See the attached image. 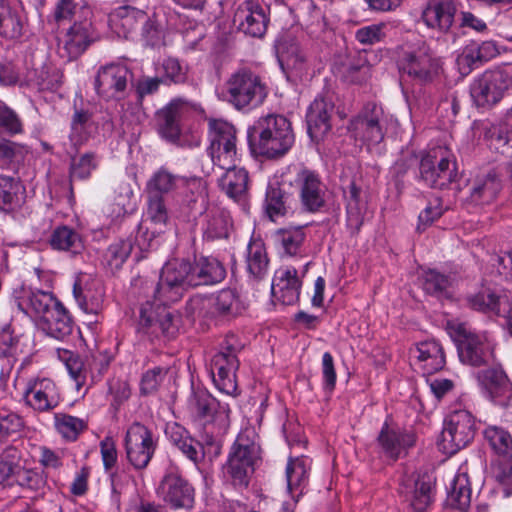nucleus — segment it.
Returning <instances> with one entry per match:
<instances>
[{
	"mask_svg": "<svg viewBox=\"0 0 512 512\" xmlns=\"http://www.w3.org/2000/svg\"><path fill=\"white\" fill-rule=\"evenodd\" d=\"M469 303L476 310L491 311L497 315H504L506 306H509V300L506 296H497L489 288L470 297Z\"/></svg>",
	"mask_w": 512,
	"mask_h": 512,
	"instance_id": "45",
	"label": "nucleus"
},
{
	"mask_svg": "<svg viewBox=\"0 0 512 512\" xmlns=\"http://www.w3.org/2000/svg\"><path fill=\"white\" fill-rule=\"evenodd\" d=\"M300 187V198L303 207L310 211H318L325 203V187L317 174L303 170L297 178Z\"/></svg>",
	"mask_w": 512,
	"mask_h": 512,
	"instance_id": "29",
	"label": "nucleus"
},
{
	"mask_svg": "<svg viewBox=\"0 0 512 512\" xmlns=\"http://www.w3.org/2000/svg\"><path fill=\"white\" fill-rule=\"evenodd\" d=\"M249 138L253 151L268 158L283 156L294 143L290 122L276 114L260 117L249 129Z\"/></svg>",
	"mask_w": 512,
	"mask_h": 512,
	"instance_id": "2",
	"label": "nucleus"
},
{
	"mask_svg": "<svg viewBox=\"0 0 512 512\" xmlns=\"http://www.w3.org/2000/svg\"><path fill=\"white\" fill-rule=\"evenodd\" d=\"M334 104L324 97L316 98L307 112L308 133L313 140L319 141L331 129V117Z\"/></svg>",
	"mask_w": 512,
	"mask_h": 512,
	"instance_id": "27",
	"label": "nucleus"
},
{
	"mask_svg": "<svg viewBox=\"0 0 512 512\" xmlns=\"http://www.w3.org/2000/svg\"><path fill=\"white\" fill-rule=\"evenodd\" d=\"M54 420L57 432L68 441H75L88 428L85 419L65 413L55 414Z\"/></svg>",
	"mask_w": 512,
	"mask_h": 512,
	"instance_id": "49",
	"label": "nucleus"
},
{
	"mask_svg": "<svg viewBox=\"0 0 512 512\" xmlns=\"http://www.w3.org/2000/svg\"><path fill=\"white\" fill-rule=\"evenodd\" d=\"M242 350V344L235 335H227L220 350L211 360L213 382L222 393L236 395V371L239 368L237 354Z\"/></svg>",
	"mask_w": 512,
	"mask_h": 512,
	"instance_id": "5",
	"label": "nucleus"
},
{
	"mask_svg": "<svg viewBox=\"0 0 512 512\" xmlns=\"http://www.w3.org/2000/svg\"><path fill=\"white\" fill-rule=\"evenodd\" d=\"M184 177L173 174L168 169L162 167L158 169L147 182L148 194H158L163 196L174 189L180 187Z\"/></svg>",
	"mask_w": 512,
	"mask_h": 512,
	"instance_id": "47",
	"label": "nucleus"
},
{
	"mask_svg": "<svg viewBox=\"0 0 512 512\" xmlns=\"http://www.w3.org/2000/svg\"><path fill=\"white\" fill-rule=\"evenodd\" d=\"M147 218L159 229H162L168 220V211L164 198L158 194H148Z\"/></svg>",
	"mask_w": 512,
	"mask_h": 512,
	"instance_id": "57",
	"label": "nucleus"
},
{
	"mask_svg": "<svg viewBox=\"0 0 512 512\" xmlns=\"http://www.w3.org/2000/svg\"><path fill=\"white\" fill-rule=\"evenodd\" d=\"M25 313L39 319L41 329L55 339H64L72 333V321L63 305L50 292L29 291L18 302Z\"/></svg>",
	"mask_w": 512,
	"mask_h": 512,
	"instance_id": "1",
	"label": "nucleus"
},
{
	"mask_svg": "<svg viewBox=\"0 0 512 512\" xmlns=\"http://www.w3.org/2000/svg\"><path fill=\"white\" fill-rule=\"evenodd\" d=\"M259 459L260 446L247 434H239L222 466L224 479L234 487L247 488Z\"/></svg>",
	"mask_w": 512,
	"mask_h": 512,
	"instance_id": "3",
	"label": "nucleus"
},
{
	"mask_svg": "<svg viewBox=\"0 0 512 512\" xmlns=\"http://www.w3.org/2000/svg\"><path fill=\"white\" fill-rule=\"evenodd\" d=\"M223 265L213 257H200L192 264V280L194 287L212 285L225 278Z\"/></svg>",
	"mask_w": 512,
	"mask_h": 512,
	"instance_id": "37",
	"label": "nucleus"
},
{
	"mask_svg": "<svg viewBox=\"0 0 512 512\" xmlns=\"http://www.w3.org/2000/svg\"><path fill=\"white\" fill-rule=\"evenodd\" d=\"M277 53L280 66L289 81L297 84L310 77L309 61L294 38H283L278 43Z\"/></svg>",
	"mask_w": 512,
	"mask_h": 512,
	"instance_id": "13",
	"label": "nucleus"
},
{
	"mask_svg": "<svg viewBox=\"0 0 512 512\" xmlns=\"http://www.w3.org/2000/svg\"><path fill=\"white\" fill-rule=\"evenodd\" d=\"M181 110V102L173 101L157 113L159 133L169 141H176L180 135Z\"/></svg>",
	"mask_w": 512,
	"mask_h": 512,
	"instance_id": "38",
	"label": "nucleus"
},
{
	"mask_svg": "<svg viewBox=\"0 0 512 512\" xmlns=\"http://www.w3.org/2000/svg\"><path fill=\"white\" fill-rule=\"evenodd\" d=\"M378 443L387 457L397 460L406 455L407 450L415 444V435L391 428L385 423L378 436Z\"/></svg>",
	"mask_w": 512,
	"mask_h": 512,
	"instance_id": "28",
	"label": "nucleus"
},
{
	"mask_svg": "<svg viewBox=\"0 0 512 512\" xmlns=\"http://www.w3.org/2000/svg\"><path fill=\"white\" fill-rule=\"evenodd\" d=\"M456 12L455 0H429L422 12V20L429 28L447 33L454 23Z\"/></svg>",
	"mask_w": 512,
	"mask_h": 512,
	"instance_id": "26",
	"label": "nucleus"
},
{
	"mask_svg": "<svg viewBox=\"0 0 512 512\" xmlns=\"http://www.w3.org/2000/svg\"><path fill=\"white\" fill-rule=\"evenodd\" d=\"M456 342L459 359L462 363L479 367L489 362L492 347L484 335L476 334L459 324L456 328Z\"/></svg>",
	"mask_w": 512,
	"mask_h": 512,
	"instance_id": "12",
	"label": "nucleus"
},
{
	"mask_svg": "<svg viewBox=\"0 0 512 512\" xmlns=\"http://www.w3.org/2000/svg\"><path fill=\"white\" fill-rule=\"evenodd\" d=\"M247 270L257 280L262 279L268 270L269 259L265 245L260 240H253L247 247Z\"/></svg>",
	"mask_w": 512,
	"mask_h": 512,
	"instance_id": "41",
	"label": "nucleus"
},
{
	"mask_svg": "<svg viewBox=\"0 0 512 512\" xmlns=\"http://www.w3.org/2000/svg\"><path fill=\"white\" fill-rule=\"evenodd\" d=\"M21 184L12 177L0 176V207L3 210L12 209L19 202Z\"/></svg>",
	"mask_w": 512,
	"mask_h": 512,
	"instance_id": "56",
	"label": "nucleus"
},
{
	"mask_svg": "<svg viewBox=\"0 0 512 512\" xmlns=\"http://www.w3.org/2000/svg\"><path fill=\"white\" fill-rule=\"evenodd\" d=\"M385 24H372L359 28L355 33V38L362 45H373L380 42L384 37Z\"/></svg>",
	"mask_w": 512,
	"mask_h": 512,
	"instance_id": "64",
	"label": "nucleus"
},
{
	"mask_svg": "<svg viewBox=\"0 0 512 512\" xmlns=\"http://www.w3.org/2000/svg\"><path fill=\"white\" fill-rule=\"evenodd\" d=\"M192 263L174 259L162 268L160 280L154 289V296L164 304L177 301L184 290L194 287Z\"/></svg>",
	"mask_w": 512,
	"mask_h": 512,
	"instance_id": "7",
	"label": "nucleus"
},
{
	"mask_svg": "<svg viewBox=\"0 0 512 512\" xmlns=\"http://www.w3.org/2000/svg\"><path fill=\"white\" fill-rule=\"evenodd\" d=\"M158 493L174 509H190L194 505L195 490L181 475L167 473L160 482Z\"/></svg>",
	"mask_w": 512,
	"mask_h": 512,
	"instance_id": "18",
	"label": "nucleus"
},
{
	"mask_svg": "<svg viewBox=\"0 0 512 512\" xmlns=\"http://www.w3.org/2000/svg\"><path fill=\"white\" fill-rule=\"evenodd\" d=\"M421 179L430 187L443 189L458 176L456 158L446 147L430 149L420 161Z\"/></svg>",
	"mask_w": 512,
	"mask_h": 512,
	"instance_id": "6",
	"label": "nucleus"
},
{
	"mask_svg": "<svg viewBox=\"0 0 512 512\" xmlns=\"http://www.w3.org/2000/svg\"><path fill=\"white\" fill-rule=\"evenodd\" d=\"M301 286L302 282L294 267H281L273 277L272 295L284 305H293L299 299Z\"/></svg>",
	"mask_w": 512,
	"mask_h": 512,
	"instance_id": "24",
	"label": "nucleus"
},
{
	"mask_svg": "<svg viewBox=\"0 0 512 512\" xmlns=\"http://www.w3.org/2000/svg\"><path fill=\"white\" fill-rule=\"evenodd\" d=\"M124 444L128 462L136 470H143L156 451L157 439L148 427L135 422L127 429Z\"/></svg>",
	"mask_w": 512,
	"mask_h": 512,
	"instance_id": "11",
	"label": "nucleus"
},
{
	"mask_svg": "<svg viewBox=\"0 0 512 512\" xmlns=\"http://www.w3.org/2000/svg\"><path fill=\"white\" fill-rule=\"evenodd\" d=\"M132 73L121 64L101 67L95 77L94 87L97 94L105 100H120L124 97Z\"/></svg>",
	"mask_w": 512,
	"mask_h": 512,
	"instance_id": "15",
	"label": "nucleus"
},
{
	"mask_svg": "<svg viewBox=\"0 0 512 512\" xmlns=\"http://www.w3.org/2000/svg\"><path fill=\"white\" fill-rule=\"evenodd\" d=\"M97 39L91 18L75 20L59 42V53L68 60L77 59Z\"/></svg>",
	"mask_w": 512,
	"mask_h": 512,
	"instance_id": "16",
	"label": "nucleus"
},
{
	"mask_svg": "<svg viewBox=\"0 0 512 512\" xmlns=\"http://www.w3.org/2000/svg\"><path fill=\"white\" fill-rule=\"evenodd\" d=\"M147 20V14L134 7L123 6L115 9L109 15L111 28L119 35L127 38L135 31L141 22Z\"/></svg>",
	"mask_w": 512,
	"mask_h": 512,
	"instance_id": "35",
	"label": "nucleus"
},
{
	"mask_svg": "<svg viewBox=\"0 0 512 512\" xmlns=\"http://www.w3.org/2000/svg\"><path fill=\"white\" fill-rule=\"evenodd\" d=\"M49 242L53 249L73 254L80 253L84 248L80 234L68 226L57 227L52 232Z\"/></svg>",
	"mask_w": 512,
	"mask_h": 512,
	"instance_id": "43",
	"label": "nucleus"
},
{
	"mask_svg": "<svg viewBox=\"0 0 512 512\" xmlns=\"http://www.w3.org/2000/svg\"><path fill=\"white\" fill-rule=\"evenodd\" d=\"M411 354L421 365L423 371L428 374L441 370L445 365L443 348L434 340L418 343L411 350Z\"/></svg>",
	"mask_w": 512,
	"mask_h": 512,
	"instance_id": "36",
	"label": "nucleus"
},
{
	"mask_svg": "<svg viewBox=\"0 0 512 512\" xmlns=\"http://www.w3.org/2000/svg\"><path fill=\"white\" fill-rule=\"evenodd\" d=\"M92 15V9L84 0H58L53 14L56 22L82 20L91 18Z\"/></svg>",
	"mask_w": 512,
	"mask_h": 512,
	"instance_id": "44",
	"label": "nucleus"
},
{
	"mask_svg": "<svg viewBox=\"0 0 512 512\" xmlns=\"http://www.w3.org/2000/svg\"><path fill=\"white\" fill-rule=\"evenodd\" d=\"M475 433L476 423L472 414L466 410L454 411L445 421L440 447L444 453L453 455L466 447Z\"/></svg>",
	"mask_w": 512,
	"mask_h": 512,
	"instance_id": "9",
	"label": "nucleus"
},
{
	"mask_svg": "<svg viewBox=\"0 0 512 512\" xmlns=\"http://www.w3.org/2000/svg\"><path fill=\"white\" fill-rule=\"evenodd\" d=\"M501 189L500 174L495 169L478 174L471 183V201L477 204H488L497 197Z\"/></svg>",
	"mask_w": 512,
	"mask_h": 512,
	"instance_id": "30",
	"label": "nucleus"
},
{
	"mask_svg": "<svg viewBox=\"0 0 512 512\" xmlns=\"http://www.w3.org/2000/svg\"><path fill=\"white\" fill-rule=\"evenodd\" d=\"M97 167V160L94 153H85L79 158H73L70 166L71 179H86Z\"/></svg>",
	"mask_w": 512,
	"mask_h": 512,
	"instance_id": "58",
	"label": "nucleus"
},
{
	"mask_svg": "<svg viewBox=\"0 0 512 512\" xmlns=\"http://www.w3.org/2000/svg\"><path fill=\"white\" fill-rule=\"evenodd\" d=\"M447 504L461 511H466L471 503V488L465 473L456 474L447 487Z\"/></svg>",
	"mask_w": 512,
	"mask_h": 512,
	"instance_id": "39",
	"label": "nucleus"
},
{
	"mask_svg": "<svg viewBox=\"0 0 512 512\" xmlns=\"http://www.w3.org/2000/svg\"><path fill=\"white\" fill-rule=\"evenodd\" d=\"M512 86V76L503 69L487 70L471 84L470 94L478 107L489 108L498 103Z\"/></svg>",
	"mask_w": 512,
	"mask_h": 512,
	"instance_id": "8",
	"label": "nucleus"
},
{
	"mask_svg": "<svg viewBox=\"0 0 512 512\" xmlns=\"http://www.w3.org/2000/svg\"><path fill=\"white\" fill-rule=\"evenodd\" d=\"M400 69L419 83L432 81L440 69V60L430 48L423 45L418 49L404 54L400 61Z\"/></svg>",
	"mask_w": 512,
	"mask_h": 512,
	"instance_id": "14",
	"label": "nucleus"
},
{
	"mask_svg": "<svg viewBox=\"0 0 512 512\" xmlns=\"http://www.w3.org/2000/svg\"><path fill=\"white\" fill-rule=\"evenodd\" d=\"M311 462L307 457L289 458L286 466L287 491L298 501L308 484Z\"/></svg>",
	"mask_w": 512,
	"mask_h": 512,
	"instance_id": "32",
	"label": "nucleus"
},
{
	"mask_svg": "<svg viewBox=\"0 0 512 512\" xmlns=\"http://www.w3.org/2000/svg\"><path fill=\"white\" fill-rule=\"evenodd\" d=\"M93 126L91 113L83 109H76L71 119V132L69 135L73 146L77 147L86 142Z\"/></svg>",
	"mask_w": 512,
	"mask_h": 512,
	"instance_id": "48",
	"label": "nucleus"
},
{
	"mask_svg": "<svg viewBox=\"0 0 512 512\" xmlns=\"http://www.w3.org/2000/svg\"><path fill=\"white\" fill-rule=\"evenodd\" d=\"M343 192L346 199L347 225L352 233H357L364 222L366 201L361 188L354 181H350Z\"/></svg>",
	"mask_w": 512,
	"mask_h": 512,
	"instance_id": "33",
	"label": "nucleus"
},
{
	"mask_svg": "<svg viewBox=\"0 0 512 512\" xmlns=\"http://www.w3.org/2000/svg\"><path fill=\"white\" fill-rule=\"evenodd\" d=\"M290 209L289 195L278 182L270 183L266 190L265 210L272 221L284 216Z\"/></svg>",
	"mask_w": 512,
	"mask_h": 512,
	"instance_id": "40",
	"label": "nucleus"
},
{
	"mask_svg": "<svg viewBox=\"0 0 512 512\" xmlns=\"http://www.w3.org/2000/svg\"><path fill=\"white\" fill-rule=\"evenodd\" d=\"M432 487L430 474H415L404 481L401 493L414 512H424L432 501Z\"/></svg>",
	"mask_w": 512,
	"mask_h": 512,
	"instance_id": "23",
	"label": "nucleus"
},
{
	"mask_svg": "<svg viewBox=\"0 0 512 512\" xmlns=\"http://www.w3.org/2000/svg\"><path fill=\"white\" fill-rule=\"evenodd\" d=\"M488 146L490 149L503 155L510 156L512 153V146L510 145L509 134L506 130L502 128L494 127L489 132Z\"/></svg>",
	"mask_w": 512,
	"mask_h": 512,
	"instance_id": "62",
	"label": "nucleus"
},
{
	"mask_svg": "<svg viewBox=\"0 0 512 512\" xmlns=\"http://www.w3.org/2000/svg\"><path fill=\"white\" fill-rule=\"evenodd\" d=\"M490 264L500 278L512 280V250L501 251L491 256Z\"/></svg>",
	"mask_w": 512,
	"mask_h": 512,
	"instance_id": "63",
	"label": "nucleus"
},
{
	"mask_svg": "<svg viewBox=\"0 0 512 512\" xmlns=\"http://www.w3.org/2000/svg\"><path fill=\"white\" fill-rule=\"evenodd\" d=\"M223 169L225 172L218 179V186L229 198L241 201L248 192V172L244 168H237L235 164Z\"/></svg>",
	"mask_w": 512,
	"mask_h": 512,
	"instance_id": "34",
	"label": "nucleus"
},
{
	"mask_svg": "<svg viewBox=\"0 0 512 512\" xmlns=\"http://www.w3.org/2000/svg\"><path fill=\"white\" fill-rule=\"evenodd\" d=\"M476 43H471L464 47L461 54L457 57V64L460 71L468 74L472 69L482 64Z\"/></svg>",
	"mask_w": 512,
	"mask_h": 512,
	"instance_id": "61",
	"label": "nucleus"
},
{
	"mask_svg": "<svg viewBox=\"0 0 512 512\" xmlns=\"http://www.w3.org/2000/svg\"><path fill=\"white\" fill-rule=\"evenodd\" d=\"M210 145H237L235 127L222 119H211L208 122Z\"/></svg>",
	"mask_w": 512,
	"mask_h": 512,
	"instance_id": "50",
	"label": "nucleus"
},
{
	"mask_svg": "<svg viewBox=\"0 0 512 512\" xmlns=\"http://www.w3.org/2000/svg\"><path fill=\"white\" fill-rule=\"evenodd\" d=\"M213 308L211 315L233 316L240 312V302L237 293L232 289H223L216 295L207 298H194L188 309L194 315H206Z\"/></svg>",
	"mask_w": 512,
	"mask_h": 512,
	"instance_id": "20",
	"label": "nucleus"
},
{
	"mask_svg": "<svg viewBox=\"0 0 512 512\" xmlns=\"http://www.w3.org/2000/svg\"><path fill=\"white\" fill-rule=\"evenodd\" d=\"M268 22L267 8L254 0L243 2L234 14L238 29L255 38H261L266 33Z\"/></svg>",
	"mask_w": 512,
	"mask_h": 512,
	"instance_id": "19",
	"label": "nucleus"
},
{
	"mask_svg": "<svg viewBox=\"0 0 512 512\" xmlns=\"http://www.w3.org/2000/svg\"><path fill=\"white\" fill-rule=\"evenodd\" d=\"M17 83H20V85L25 84L27 86H40L42 81L35 79L31 75H28L24 81H21L19 73L16 71L12 63H0V84L10 86Z\"/></svg>",
	"mask_w": 512,
	"mask_h": 512,
	"instance_id": "59",
	"label": "nucleus"
},
{
	"mask_svg": "<svg viewBox=\"0 0 512 512\" xmlns=\"http://www.w3.org/2000/svg\"><path fill=\"white\" fill-rule=\"evenodd\" d=\"M481 386L500 405H505L512 397V387L503 371L488 369L478 374Z\"/></svg>",
	"mask_w": 512,
	"mask_h": 512,
	"instance_id": "31",
	"label": "nucleus"
},
{
	"mask_svg": "<svg viewBox=\"0 0 512 512\" xmlns=\"http://www.w3.org/2000/svg\"><path fill=\"white\" fill-rule=\"evenodd\" d=\"M266 96L260 78L249 70L237 71L225 84L224 99L240 111L259 106Z\"/></svg>",
	"mask_w": 512,
	"mask_h": 512,
	"instance_id": "4",
	"label": "nucleus"
},
{
	"mask_svg": "<svg viewBox=\"0 0 512 512\" xmlns=\"http://www.w3.org/2000/svg\"><path fill=\"white\" fill-rule=\"evenodd\" d=\"M207 151L213 164L221 169L231 167L238 159L237 145H209Z\"/></svg>",
	"mask_w": 512,
	"mask_h": 512,
	"instance_id": "55",
	"label": "nucleus"
},
{
	"mask_svg": "<svg viewBox=\"0 0 512 512\" xmlns=\"http://www.w3.org/2000/svg\"><path fill=\"white\" fill-rule=\"evenodd\" d=\"M230 229L229 216L223 211H212L207 220L204 235L207 239H221L228 237Z\"/></svg>",
	"mask_w": 512,
	"mask_h": 512,
	"instance_id": "54",
	"label": "nucleus"
},
{
	"mask_svg": "<svg viewBox=\"0 0 512 512\" xmlns=\"http://www.w3.org/2000/svg\"><path fill=\"white\" fill-rule=\"evenodd\" d=\"M17 450L9 447L4 450L0 455V484L12 476H15L18 471L19 463L17 461Z\"/></svg>",
	"mask_w": 512,
	"mask_h": 512,
	"instance_id": "60",
	"label": "nucleus"
},
{
	"mask_svg": "<svg viewBox=\"0 0 512 512\" xmlns=\"http://www.w3.org/2000/svg\"><path fill=\"white\" fill-rule=\"evenodd\" d=\"M187 408L195 418L216 423L219 432L225 433L230 426L229 404L216 400L204 388H192Z\"/></svg>",
	"mask_w": 512,
	"mask_h": 512,
	"instance_id": "10",
	"label": "nucleus"
},
{
	"mask_svg": "<svg viewBox=\"0 0 512 512\" xmlns=\"http://www.w3.org/2000/svg\"><path fill=\"white\" fill-rule=\"evenodd\" d=\"M132 248L133 244L130 239L118 240L107 248L104 254V260L111 271H116L122 267L123 263L129 257Z\"/></svg>",
	"mask_w": 512,
	"mask_h": 512,
	"instance_id": "52",
	"label": "nucleus"
},
{
	"mask_svg": "<svg viewBox=\"0 0 512 512\" xmlns=\"http://www.w3.org/2000/svg\"><path fill=\"white\" fill-rule=\"evenodd\" d=\"M483 435L496 454L512 459V436L506 429L490 425L485 428Z\"/></svg>",
	"mask_w": 512,
	"mask_h": 512,
	"instance_id": "46",
	"label": "nucleus"
},
{
	"mask_svg": "<svg viewBox=\"0 0 512 512\" xmlns=\"http://www.w3.org/2000/svg\"><path fill=\"white\" fill-rule=\"evenodd\" d=\"M180 187V206L183 213L193 217L202 214L207 203L206 182L200 177H184Z\"/></svg>",
	"mask_w": 512,
	"mask_h": 512,
	"instance_id": "25",
	"label": "nucleus"
},
{
	"mask_svg": "<svg viewBox=\"0 0 512 512\" xmlns=\"http://www.w3.org/2000/svg\"><path fill=\"white\" fill-rule=\"evenodd\" d=\"M383 110L376 104L368 105L364 112L353 122L352 128L356 137L370 144H378L384 138Z\"/></svg>",
	"mask_w": 512,
	"mask_h": 512,
	"instance_id": "22",
	"label": "nucleus"
},
{
	"mask_svg": "<svg viewBox=\"0 0 512 512\" xmlns=\"http://www.w3.org/2000/svg\"><path fill=\"white\" fill-rule=\"evenodd\" d=\"M25 405L36 412L44 413L55 409L60 403L56 384L49 378L30 379L23 392Z\"/></svg>",
	"mask_w": 512,
	"mask_h": 512,
	"instance_id": "17",
	"label": "nucleus"
},
{
	"mask_svg": "<svg viewBox=\"0 0 512 512\" xmlns=\"http://www.w3.org/2000/svg\"><path fill=\"white\" fill-rule=\"evenodd\" d=\"M154 310L151 305L143 307L140 312V325L149 329L155 336L162 335L170 339L176 336L179 327V317L161 302Z\"/></svg>",
	"mask_w": 512,
	"mask_h": 512,
	"instance_id": "21",
	"label": "nucleus"
},
{
	"mask_svg": "<svg viewBox=\"0 0 512 512\" xmlns=\"http://www.w3.org/2000/svg\"><path fill=\"white\" fill-rule=\"evenodd\" d=\"M276 238L287 255H297L305 240L304 226L279 229Z\"/></svg>",
	"mask_w": 512,
	"mask_h": 512,
	"instance_id": "51",
	"label": "nucleus"
},
{
	"mask_svg": "<svg viewBox=\"0 0 512 512\" xmlns=\"http://www.w3.org/2000/svg\"><path fill=\"white\" fill-rule=\"evenodd\" d=\"M22 34V21L19 9L7 0H0V35L15 39Z\"/></svg>",
	"mask_w": 512,
	"mask_h": 512,
	"instance_id": "42",
	"label": "nucleus"
},
{
	"mask_svg": "<svg viewBox=\"0 0 512 512\" xmlns=\"http://www.w3.org/2000/svg\"><path fill=\"white\" fill-rule=\"evenodd\" d=\"M24 147L16 142L0 140V168L15 169L25 157Z\"/></svg>",
	"mask_w": 512,
	"mask_h": 512,
	"instance_id": "53",
	"label": "nucleus"
}]
</instances>
